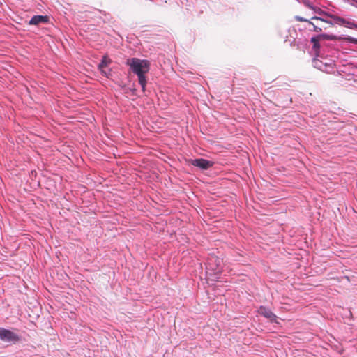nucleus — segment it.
<instances>
[{
  "instance_id": "f257e3e1",
  "label": "nucleus",
  "mask_w": 357,
  "mask_h": 357,
  "mask_svg": "<svg viewBox=\"0 0 357 357\" xmlns=\"http://www.w3.org/2000/svg\"><path fill=\"white\" fill-rule=\"evenodd\" d=\"M126 64L129 66L132 71L138 77L139 84L142 91H145L146 78L145 75L149 71L150 63L148 60L132 58L127 60Z\"/></svg>"
},
{
  "instance_id": "f03ea898",
  "label": "nucleus",
  "mask_w": 357,
  "mask_h": 357,
  "mask_svg": "<svg viewBox=\"0 0 357 357\" xmlns=\"http://www.w3.org/2000/svg\"><path fill=\"white\" fill-rule=\"evenodd\" d=\"M294 19L298 22H305L307 23L310 26L309 30L317 33H320L324 30L333 26V23L331 20L318 16H312L310 20H308L303 17L296 15Z\"/></svg>"
},
{
  "instance_id": "7ed1b4c3",
  "label": "nucleus",
  "mask_w": 357,
  "mask_h": 357,
  "mask_svg": "<svg viewBox=\"0 0 357 357\" xmlns=\"http://www.w3.org/2000/svg\"><path fill=\"white\" fill-rule=\"evenodd\" d=\"M347 40L348 41L352 42V43H357V40L351 38H342V37H338L335 35H329V34H319L317 36L312 37L310 39V42L312 43V50L316 56H320V41L322 40Z\"/></svg>"
},
{
  "instance_id": "20e7f679",
  "label": "nucleus",
  "mask_w": 357,
  "mask_h": 357,
  "mask_svg": "<svg viewBox=\"0 0 357 357\" xmlns=\"http://www.w3.org/2000/svg\"><path fill=\"white\" fill-rule=\"evenodd\" d=\"M0 339L4 342H17L20 340L19 335L13 331L0 328Z\"/></svg>"
},
{
  "instance_id": "39448f33",
  "label": "nucleus",
  "mask_w": 357,
  "mask_h": 357,
  "mask_svg": "<svg viewBox=\"0 0 357 357\" xmlns=\"http://www.w3.org/2000/svg\"><path fill=\"white\" fill-rule=\"evenodd\" d=\"M328 18L333 20V21H331V22L333 23V25L335 24H336L338 25L344 26L345 27H348L349 29L356 28L357 26L354 22L347 21L342 17H340L339 16H337V15H333L331 13H330V16L328 17Z\"/></svg>"
},
{
  "instance_id": "423d86ee",
  "label": "nucleus",
  "mask_w": 357,
  "mask_h": 357,
  "mask_svg": "<svg viewBox=\"0 0 357 357\" xmlns=\"http://www.w3.org/2000/svg\"><path fill=\"white\" fill-rule=\"evenodd\" d=\"M188 162L190 165L204 170L208 169L213 165V162L212 161H209L204 158L190 160Z\"/></svg>"
},
{
  "instance_id": "0eeeda50",
  "label": "nucleus",
  "mask_w": 357,
  "mask_h": 357,
  "mask_svg": "<svg viewBox=\"0 0 357 357\" xmlns=\"http://www.w3.org/2000/svg\"><path fill=\"white\" fill-rule=\"evenodd\" d=\"M49 21V17L47 15H34L29 22L30 25H38L45 24Z\"/></svg>"
},
{
  "instance_id": "6e6552de",
  "label": "nucleus",
  "mask_w": 357,
  "mask_h": 357,
  "mask_svg": "<svg viewBox=\"0 0 357 357\" xmlns=\"http://www.w3.org/2000/svg\"><path fill=\"white\" fill-rule=\"evenodd\" d=\"M259 314L265 317L266 318L268 319L271 321H274L276 320V315L273 314L271 310L268 308H266L265 307H260L258 310Z\"/></svg>"
},
{
  "instance_id": "1a4fd4ad",
  "label": "nucleus",
  "mask_w": 357,
  "mask_h": 357,
  "mask_svg": "<svg viewBox=\"0 0 357 357\" xmlns=\"http://www.w3.org/2000/svg\"><path fill=\"white\" fill-rule=\"evenodd\" d=\"M312 10L316 14H318L319 15V17H321L327 19L330 16V13H327V12L323 10L322 9H321L319 8L314 7Z\"/></svg>"
},
{
  "instance_id": "9d476101",
  "label": "nucleus",
  "mask_w": 357,
  "mask_h": 357,
  "mask_svg": "<svg viewBox=\"0 0 357 357\" xmlns=\"http://www.w3.org/2000/svg\"><path fill=\"white\" fill-rule=\"evenodd\" d=\"M111 63V59L108 58L107 56L105 55L102 57L101 62L98 65V69L102 70V68H105L108 64Z\"/></svg>"
},
{
  "instance_id": "9b49d317",
  "label": "nucleus",
  "mask_w": 357,
  "mask_h": 357,
  "mask_svg": "<svg viewBox=\"0 0 357 357\" xmlns=\"http://www.w3.org/2000/svg\"><path fill=\"white\" fill-rule=\"evenodd\" d=\"M303 4L306 7H307V8L312 9V10H313V8H314V6L307 0H303Z\"/></svg>"
},
{
  "instance_id": "f8f14e48",
  "label": "nucleus",
  "mask_w": 357,
  "mask_h": 357,
  "mask_svg": "<svg viewBox=\"0 0 357 357\" xmlns=\"http://www.w3.org/2000/svg\"><path fill=\"white\" fill-rule=\"evenodd\" d=\"M101 71V73L105 75H107V73L106 72V70H105V68H102V70H100Z\"/></svg>"
}]
</instances>
